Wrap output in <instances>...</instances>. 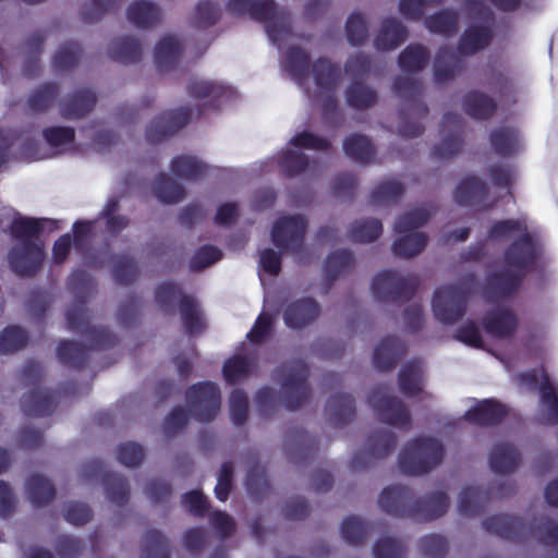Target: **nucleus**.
Returning a JSON list of instances; mask_svg holds the SVG:
<instances>
[{
  "label": "nucleus",
  "mask_w": 558,
  "mask_h": 558,
  "mask_svg": "<svg viewBox=\"0 0 558 558\" xmlns=\"http://www.w3.org/2000/svg\"><path fill=\"white\" fill-rule=\"evenodd\" d=\"M380 509L389 515L427 522L444 515L450 505L445 492H434L422 498L403 485H390L383 489L378 498Z\"/></svg>",
  "instance_id": "1"
},
{
  "label": "nucleus",
  "mask_w": 558,
  "mask_h": 558,
  "mask_svg": "<svg viewBox=\"0 0 558 558\" xmlns=\"http://www.w3.org/2000/svg\"><path fill=\"white\" fill-rule=\"evenodd\" d=\"M70 287L75 293V302L65 313L71 331L85 337L92 350H106L117 344V336L107 327H95L89 323L85 307L87 299L95 292V280L84 270H76L70 276Z\"/></svg>",
  "instance_id": "2"
},
{
  "label": "nucleus",
  "mask_w": 558,
  "mask_h": 558,
  "mask_svg": "<svg viewBox=\"0 0 558 558\" xmlns=\"http://www.w3.org/2000/svg\"><path fill=\"white\" fill-rule=\"evenodd\" d=\"M494 33L487 25H470L461 34L456 52L450 46H441L435 58L434 80L437 84H446L460 74L465 63L462 57L474 56L487 48L493 41Z\"/></svg>",
  "instance_id": "3"
},
{
  "label": "nucleus",
  "mask_w": 558,
  "mask_h": 558,
  "mask_svg": "<svg viewBox=\"0 0 558 558\" xmlns=\"http://www.w3.org/2000/svg\"><path fill=\"white\" fill-rule=\"evenodd\" d=\"M228 9L236 15H247L265 23V29L272 44H280L292 34L291 15L278 10L274 0H229Z\"/></svg>",
  "instance_id": "4"
},
{
  "label": "nucleus",
  "mask_w": 558,
  "mask_h": 558,
  "mask_svg": "<svg viewBox=\"0 0 558 558\" xmlns=\"http://www.w3.org/2000/svg\"><path fill=\"white\" fill-rule=\"evenodd\" d=\"M392 88L404 100V105L400 110L399 134L405 138L420 136L425 128L420 121L412 120L411 116L423 119L428 114V107L421 99L424 92L423 83L416 78L398 76L393 81Z\"/></svg>",
  "instance_id": "5"
},
{
  "label": "nucleus",
  "mask_w": 558,
  "mask_h": 558,
  "mask_svg": "<svg viewBox=\"0 0 558 558\" xmlns=\"http://www.w3.org/2000/svg\"><path fill=\"white\" fill-rule=\"evenodd\" d=\"M155 301L166 312L174 310L175 302L187 335L193 336L204 331L206 325L197 300L182 291L180 283L163 281L155 289Z\"/></svg>",
  "instance_id": "6"
},
{
  "label": "nucleus",
  "mask_w": 558,
  "mask_h": 558,
  "mask_svg": "<svg viewBox=\"0 0 558 558\" xmlns=\"http://www.w3.org/2000/svg\"><path fill=\"white\" fill-rule=\"evenodd\" d=\"M477 278L470 272L459 282L438 288L434 292L432 308L435 317L447 325L454 324L463 317L470 294L475 287Z\"/></svg>",
  "instance_id": "7"
},
{
  "label": "nucleus",
  "mask_w": 558,
  "mask_h": 558,
  "mask_svg": "<svg viewBox=\"0 0 558 558\" xmlns=\"http://www.w3.org/2000/svg\"><path fill=\"white\" fill-rule=\"evenodd\" d=\"M444 451L442 444L436 438L416 437L401 450L399 468L407 475L426 474L441 463Z\"/></svg>",
  "instance_id": "8"
},
{
  "label": "nucleus",
  "mask_w": 558,
  "mask_h": 558,
  "mask_svg": "<svg viewBox=\"0 0 558 558\" xmlns=\"http://www.w3.org/2000/svg\"><path fill=\"white\" fill-rule=\"evenodd\" d=\"M44 368L39 362L28 361L22 368L25 386L32 387L21 399V408L25 415L44 417L52 414L56 409V396L48 389H40Z\"/></svg>",
  "instance_id": "9"
},
{
  "label": "nucleus",
  "mask_w": 558,
  "mask_h": 558,
  "mask_svg": "<svg viewBox=\"0 0 558 558\" xmlns=\"http://www.w3.org/2000/svg\"><path fill=\"white\" fill-rule=\"evenodd\" d=\"M308 365L301 360L284 362L274 371L272 378L280 381L283 403L288 410H296L308 400Z\"/></svg>",
  "instance_id": "10"
},
{
  "label": "nucleus",
  "mask_w": 558,
  "mask_h": 558,
  "mask_svg": "<svg viewBox=\"0 0 558 558\" xmlns=\"http://www.w3.org/2000/svg\"><path fill=\"white\" fill-rule=\"evenodd\" d=\"M418 284L416 275L400 276L397 270L388 269L375 276L372 292L379 302L402 303L413 298Z\"/></svg>",
  "instance_id": "11"
},
{
  "label": "nucleus",
  "mask_w": 558,
  "mask_h": 558,
  "mask_svg": "<svg viewBox=\"0 0 558 558\" xmlns=\"http://www.w3.org/2000/svg\"><path fill=\"white\" fill-rule=\"evenodd\" d=\"M367 402L383 422L400 429H410L412 421L408 407L390 393L387 385L374 387L367 397Z\"/></svg>",
  "instance_id": "12"
},
{
  "label": "nucleus",
  "mask_w": 558,
  "mask_h": 558,
  "mask_svg": "<svg viewBox=\"0 0 558 558\" xmlns=\"http://www.w3.org/2000/svg\"><path fill=\"white\" fill-rule=\"evenodd\" d=\"M81 473L86 481L100 480L105 493L112 504L121 507L129 502L130 485L128 480L121 474L106 470L101 460L93 459L85 462Z\"/></svg>",
  "instance_id": "13"
},
{
  "label": "nucleus",
  "mask_w": 558,
  "mask_h": 558,
  "mask_svg": "<svg viewBox=\"0 0 558 558\" xmlns=\"http://www.w3.org/2000/svg\"><path fill=\"white\" fill-rule=\"evenodd\" d=\"M185 398L191 415L199 422L213 421L220 410L221 393L215 383L202 381L190 386Z\"/></svg>",
  "instance_id": "14"
},
{
  "label": "nucleus",
  "mask_w": 558,
  "mask_h": 558,
  "mask_svg": "<svg viewBox=\"0 0 558 558\" xmlns=\"http://www.w3.org/2000/svg\"><path fill=\"white\" fill-rule=\"evenodd\" d=\"M542 253V244L527 230L507 246L504 260L508 267L526 276L535 268Z\"/></svg>",
  "instance_id": "15"
},
{
  "label": "nucleus",
  "mask_w": 558,
  "mask_h": 558,
  "mask_svg": "<svg viewBox=\"0 0 558 558\" xmlns=\"http://www.w3.org/2000/svg\"><path fill=\"white\" fill-rule=\"evenodd\" d=\"M307 221L302 215L279 218L271 230L275 246L284 252L299 253L304 244Z\"/></svg>",
  "instance_id": "16"
},
{
  "label": "nucleus",
  "mask_w": 558,
  "mask_h": 558,
  "mask_svg": "<svg viewBox=\"0 0 558 558\" xmlns=\"http://www.w3.org/2000/svg\"><path fill=\"white\" fill-rule=\"evenodd\" d=\"M397 436L393 432L381 428L373 430L366 440V448L353 454L350 465L360 471L371 465L373 460L384 459L395 449Z\"/></svg>",
  "instance_id": "17"
},
{
  "label": "nucleus",
  "mask_w": 558,
  "mask_h": 558,
  "mask_svg": "<svg viewBox=\"0 0 558 558\" xmlns=\"http://www.w3.org/2000/svg\"><path fill=\"white\" fill-rule=\"evenodd\" d=\"M45 259L44 244L34 240L13 245L8 254L12 270L21 277L34 276L40 270Z\"/></svg>",
  "instance_id": "18"
},
{
  "label": "nucleus",
  "mask_w": 558,
  "mask_h": 558,
  "mask_svg": "<svg viewBox=\"0 0 558 558\" xmlns=\"http://www.w3.org/2000/svg\"><path fill=\"white\" fill-rule=\"evenodd\" d=\"M192 114L193 111L190 107H180L161 112L146 129L147 142L157 144L172 136L191 121Z\"/></svg>",
  "instance_id": "19"
},
{
  "label": "nucleus",
  "mask_w": 558,
  "mask_h": 558,
  "mask_svg": "<svg viewBox=\"0 0 558 558\" xmlns=\"http://www.w3.org/2000/svg\"><path fill=\"white\" fill-rule=\"evenodd\" d=\"M514 493V485L502 483L495 490L494 487L487 492L477 486H466L460 493L459 512L465 517H475L484 511L487 501L494 497H506Z\"/></svg>",
  "instance_id": "20"
},
{
  "label": "nucleus",
  "mask_w": 558,
  "mask_h": 558,
  "mask_svg": "<svg viewBox=\"0 0 558 558\" xmlns=\"http://www.w3.org/2000/svg\"><path fill=\"white\" fill-rule=\"evenodd\" d=\"M448 131L449 134L434 146L433 156L438 160H447L462 150L463 146V119L457 112H446L442 117L440 132Z\"/></svg>",
  "instance_id": "21"
},
{
  "label": "nucleus",
  "mask_w": 558,
  "mask_h": 558,
  "mask_svg": "<svg viewBox=\"0 0 558 558\" xmlns=\"http://www.w3.org/2000/svg\"><path fill=\"white\" fill-rule=\"evenodd\" d=\"M190 97L195 99H206V102L198 108V114L206 110H219L223 100L231 97L232 90L222 83L206 81L193 77L186 87Z\"/></svg>",
  "instance_id": "22"
},
{
  "label": "nucleus",
  "mask_w": 558,
  "mask_h": 558,
  "mask_svg": "<svg viewBox=\"0 0 558 558\" xmlns=\"http://www.w3.org/2000/svg\"><path fill=\"white\" fill-rule=\"evenodd\" d=\"M524 274L517 270H499L488 274L484 294L489 302L512 296L521 287Z\"/></svg>",
  "instance_id": "23"
},
{
  "label": "nucleus",
  "mask_w": 558,
  "mask_h": 558,
  "mask_svg": "<svg viewBox=\"0 0 558 558\" xmlns=\"http://www.w3.org/2000/svg\"><path fill=\"white\" fill-rule=\"evenodd\" d=\"M485 332L496 339L511 338L518 329V317L509 307H497L485 313L481 320Z\"/></svg>",
  "instance_id": "24"
},
{
  "label": "nucleus",
  "mask_w": 558,
  "mask_h": 558,
  "mask_svg": "<svg viewBox=\"0 0 558 558\" xmlns=\"http://www.w3.org/2000/svg\"><path fill=\"white\" fill-rule=\"evenodd\" d=\"M319 304L312 298H302L290 302L282 314L286 326L302 329L313 324L319 316Z\"/></svg>",
  "instance_id": "25"
},
{
  "label": "nucleus",
  "mask_w": 558,
  "mask_h": 558,
  "mask_svg": "<svg viewBox=\"0 0 558 558\" xmlns=\"http://www.w3.org/2000/svg\"><path fill=\"white\" fill-rule=\"evenodd\" d=\"M97 102L96 94L89 88H80L61 99L60 116L65 120H77L93 111Z\"/></svg>",
  "instance_id": "26"
},
{
  "label": "nucleus",
  "mask_w": 558,
  "mask_h": 558,
  "mask_svg": "<svg viewBox=\"0 0 558 558\" xmlns=\"http://www.w3.org/2000/svg\"><path fill=\"white\" fill-rule=\"evenodd\" d=\"M508 414L505 404L495 399H484L469 409L464 418L478 426H495Z\"/></svg>",
  "instance_id": "27"
},
{
  "label": "nucleus",
  "mask_w": 558,
  "mask_h": 558,
  "mask_svg": "<svg viewBox=\"0 0 558 558\" xmlns=\"http://www.w3.org/2000/svg\"><path fill=\"white\" fill-rule=\"evenodd\" d=\"M404 353V342L396 336H387L375 348L373 364L380 372L390 371L397 365Z\"/></svg>",
  "instance_id": "28"
},
{
  "label": "nucleus",
  "mask_w": 558,
  "mask_h": 558,
  "mask_svg": "<svg viewBox=\"0 0 558 558\" xmlns=\"http://www.w3.org/2000/svg\"><path fill=\"white\" fill-rule=\"evenodd\" d=\"M482 525L486 532L508 541L521 539L524 530L521 518L505 513L487 517Z\"/></svg>",
  "instance_id": "29"
},
{
  "label": "nucleus",
  "mask_w": 558,
  "mask_h": 558,
  "mask_svg": "<svg viewBox=\"0 0 558 558\" xmlns=\"http://www.w3.org/2000/svg\"><path fill=\"white\" fill-rule=\"evenodd\" d=\"M521 462L519 449L510 442L495 444L489 453V466L496 474H511Z\"/></svg>",
  "instance_id": "30"
},
{
  "label": "nucleus",
  "mask_w": 558,
  "mask_h": 558,
  "mask_svg": "<svg viewBox=\"0 0 558 558\" xmlns=\"http://www.w3.org/2000/svg\"><path fill=\"white\" fill-rule=\"evenodd\" d=\"M311 71L317 88L326 93H335L342 78L340 65L326 57L316 59Z\"/></svg>",
  "instance_id": "31"
},
{
  "label": "nucleus",
  "mask_w": 558,
  "mask_h": 558,
  "mask_svg": "<svg viewBox=\"0 0 558 558\" xmlns=\"http://www.w3.org/2000/svg\"><path fill=\"white\" fill-rule=\"evenodd\" d=\"M407 37V27L396 17H387L381 22L375 36L374 46L380 51L393 50L403 44Z\"/></svg>",
  "instance_id": "32"
},
{
  "label": "nucleus",
  "mask_w": 558,
  "mask_h": 558,
  "mask_svg": "<svg viewBox=\"0 0 558 558\" xmlns=\"http://www.w3.org/2000/svg\"><path fill=\"white\" fill-rule=\"evenodd\" d=\"M326 415L335 427H341L356 415L355 402L349 393H336L326 403Z\"/></svg>",
  "instance_id": "33"
},
{
  "label": "nucleus",
  "mask_w": 558,
  "mask_h": 558,
  "mask_svg": "<svg viewBox=\"0 0 558 558\" xmlns=\"http://www.w3.org/2000/svg\"><path fill=\"white\" fill-rule=\"evenodd\" d=\"M462 108L464 112L474 120H488L496 110V101L487 94L473 89L468 92L462 98Z\"/></svg>",
  "instance_id": "34"
},
{
  "label": "nucleus",
  "mask_w": 558,
  "mask_h": 558,
  "mask_svg": "<svg viewBox=\"0 0 558 558\" xmlns=\"http://www.w3.org/2000/svg\"><path fill=\"white\" fill-rule=\"evenodd\" d=\"M488 194V189L476 175H468L460 181L453 192L457 204L462 206H475L482 203Z\"/></svg>",
  "instance_id": "35"
},
{
  "label": "nucleus",
  "mask_w": 558,
  "mask_h": 558,
  "mask_svg": "<svg viewBox=\"0 0 558 558\" xmlns=\"http://www.w3.org/2000/svg\"><path fill=\"white\" fill-rule=\"evenodd\" d=\"M283 68L294 81L302 84L312 70L311 56L299 46H290L283 54Z\"/></svg>",
  "instance_id": "36"
},
{
  "label": "nucleus",
  "mask_w": 558,
  "mask_h": 558,
  "mask_svg": "<svg viewBox=\"0 0 558 558\" xmlns=\"http://www.w3.org/2000/svg\"><path fill=\"white\" fill-rule=\"evenodd\" d=\"M489 144L495 154L504 158L512 157L521 150L519 131L512 126L494 129L489 134Z\"/></svg>",
  "instance_id": "37"
},
{
  "label": "nucleus",
  "mask_w": 558,
  "mask_h": 558,
  "mask_svg": "<svg viewBox=\"0 0 558 558\" xmlns=\"http://www.w3.org/2000/svg\"><path fill=\"white\" fill-rule=\"evenodd\" d=\"M183 48L181 43L173 35H166L160 38L155 47V63L158 71H170L178 64Z\"/></svg>",
  "instance_id": "38"
},
{
  "label": "nucleus",
  "mask_w": 558,
  "mask_h": 558,
  "mask_svg": "<svg viewBox=\"0 0 558 558\" xmlns=\"http://www.w3.org/2000/svg\"><path fill=\"white\" fill-rule=\"evenodd\" d=\"M109 57L123 64L136 63L142 58V46L137 38L122 36L113 38L108 48Z\"/></svg>",
  "instance_id": "39"
},
{
  "label": "nucleus",
  "mask_w": 558,
  "mask_h": 558,
  "mask_svg": "<svg viewBox=\"0 0 558 558\" xmlns=\"http://www.w3.org/2000/svg\"><path fill=\"white\" fill-rule=\"evenodd\" d=\"M343 150L351 160L361 165L373 163L376 159V150L372 141L363 134L349 135L343 141Z\"/></svg>",
  "instance_id": "40"
},
{
  "label": "nucleus",
  "mask_w": 558,
  "mask_h": 558,
  "mask_svg": "<svg viewBox=\"0 0 558 558\" xmlns=\"http://www.w3.org/2000/svg\"><path fill=\"white\" fill-rule=\"evenodd\" d=\"M354 266L353 253L349 250L331 252L324 264L326 290L330 289L338 277L350 271Z\"/></svg>",
  "instance_id": "41"
},
{
  "label": "nucleus",
  "mask_w": 558,
  "mask_h": 558,
  "mask_svg": "<svg viewBox=\"0 0 558 558\" xmlns=\"http://www.w3.org/2000/svg\"><path fill=\"white\" fill-rule=\"evenodd\" d=\"M345 101L354 110H367L378 100L377 90L363 81L353 80L345 89Z\"/></svg>",
  "instance_id": "42"
},
{
  "label": "nucleus",
  "mask_w": 558,
  "mask_h": 558,
  "mask_svg": "<svg viewBox=\"0 0 558 558\" xmlns=\"http://www.w3.org/2000/svg\"><path fill=\"white\" fill-rule=\"evenodd\" d=\"M61 364L76 371L84 369L89 360V349L76 341L61 340L57 348Z\"/></svg>",
  "instance_id": "43"
},
{
  "label": "nucleus",
  "mask_w": 558,
  "mask_h": 558,
  "mask_svg": "<svg viewBox=\"0 0 558 558\" xmlns=\"http://www.w3.org/2000/svg\"><path fill=\"white\" fill-rule=\"evenodd\" d=\"M128 20L137 28H149L160 22L161 12L157 4L140 0L128 9Z\"/></svg>",
  "instance_id": "44"
},
{
  "label": "nucleus",
  "mask_w": 558,
  "mask_h": 558,
  "mask_svg": "<svg viewBox=\"0 0 558 558\" xmlns=\"http://www.w3.org/2000/svg\"><path fill=\"white\" fill-rule=\"evenodd\" d=\"M398 384L404 396H417L423 390L422 363L417 360L405 363L399 372Z\"/></svg>",
  "instance_id": "45"
},
{
  "label": "nucleus",
  "mask_w": 558,
  "mask_h": 558,
  "mask_svg": "<svg viewBox=\"0 0 558 558\" xmlns=\"http://www.w3.org/2000/svg\"><path fill=\"white\" fill-rule=\"evenodd\" d=\"M539 390L541 403L545 410L539 420L541 424L547 426L558 425V393L546 372L543 373Z\"/></svg>",
  "instance_id": "46"
},
{
  "label": "nucleus",
  "mask_w": 558,
  "mask_h": 558,
  "mask_svg": "<svg viewBox=\"0 0 558 558\" xmlns=\"http://www.w3.org/2000/svg\"><path fill=\"white\" fill-rule=\"evenodd\" d=\"M26 492L35 507H44L56 497L53 484L40 474H33L26 481Z\"/></svg>",
  "instance_id": "47"
},
{
  "label": "nucleus",
  "mask_w": 558,
  "mask_h": 558,
  "mask_svg": "<svg viewBox=\"0 0 558 558\" xmlns=\"http://www.w3.org/2000/svg\"><path fill=\"white\" fill-rule=\"evenodd\" d=\"M59 86L54 82H47L38 86L27 97V107L34 113L47 112L59 96Z\"/></svg>",
  "instance_id": "48"
},
{
  "label": "nucleus",
  "mask_w": 558,
  "mask_h": 558,
  "mask_svg": "<svg viewBox=\"0 0 558 558\" xmlns=\"http://www.w3.org/2000/svg\"><path fill=\"white\" fill-rule=\"evenodd\" d=\"M429 52L420 44L409 45L398 58V64L403 72L416 73L422 71L428 63Z\"/></svg>",
  "instance_id": "49"
},
{
  "label": "nucleus",
  "mask_w": 558,
  "mask_h": 558,
  "mask_svg": "<svg viewBox=\"0 0 558 558\" xmlns=\"http://www.w3.org/2000/svg\"><path fill=\"white\" fill-rule=\"evenodd\" d=\"M172 173L181 179L196 181L207 172V166L193 156L180 155L171 161Z\"/></svg>",
  "instance_id": "50"
},
{
  "label": "nucleus",
  "mask_w": 558,
  "mask_h": 558,
  "mask_svg": "<svg viewBox=\"0 0 558 558\" xmlns=\"http://www.w3.org/2000/svg\"><path fill=\"white\" fill-rule=\"evenodd\" d=\"M277 162L284 177L295 178L308 169L311 160L303 151L287 149L279 155Z\"/></svg>",
  "instance_id": "51"
},
{
  "label": "nucleus",
  "mask_w": 558,
  "mask_h": 558,
  "mask_svg": "<svg viewBox=\"0 0 558 558\" xmlns=\"http://www.w3.org/2000/svg\"><path fill=\"white\" fill-rule=\"evenodd\" d=\"M47 222H49V220L44 218H15L10 227L11 235L20 240V242L36 239L44 232ZM50 222L53 221L50 220Z\"/></svg>",
  "instance_id": "52"
},
{
  "label": "nucleus",
  "mask_w": 558,
  "mask_h": 558,
  "mask_svg": "<svg viewBox=\"0 0 558 558\" xmlns=\"http://www.w3.org/2000/svg\"><path fill=\"white\" fill-rule=\"evenodd\" d=\"M255 365V357L233 355L228 359L222 366L223 377L227 383L236 384L248 376Z\"/></svg>",
  "instance_id": "53"
},
{
  "label": "nucleus",
  "mask_w": 558,
  "mask_h": 558,
  "mask_svg": "<svg viewBox=\"0 0 558 558\" xmlns=\"http://www.w3.org/2000/svg\"><path fill=\"white\" fill-rule=\"evenodd\" d=\"M392 244V251L397 256L413 257L420 254L427 244V236L424 232L401 233Z\"/></svg>",
  "instance_id": "54"
},
{
  "label": "nucleus",
  "mask_w": 558,
  "mask_h": 558,
  "mask_svg": "<svg viewBox=\"0 0 558 558\" xmlns=\"http://www.w3.org/2000/svg\"><path fill=\"white\" fill-rule=\"evenodd\" d=\"M458 20L456 11L445 9L427 16L425 26L430 33L450 36L457 32Z\"/></svg>",
  "instance_id": "55"
},
{
  "label": "nucleus",
  "mask_w": 558,
  "mask_h": 558,
  "mask_svg": "<svg viewBox=\"0 0 558 558\" xmlns=\"http://www.w3.org/2000/svg\"><path fill=\"white\" fill-rule=\"evenodd\" d=\"M157 198L165 204H177L185 197L184 187L161 172L154 184Z\"/></svg>",
  "instance_id": "56"
},
{
  "label": "nucleus",
  "mask_w": 558,
  "mask_h": 558,
  "mask_svg": "<svg viewBox=\"0 0 558 558\" xmlns=\"http://www.w3.org/2000/svg\"><path fill=\"white\" fill-rule=\"evenodd\" d=\"M383 233V223L379 219L367 218L355 221L349 230V239L357 243H371Z\"/></svg>",
  "instance_id": "57"
},
{
  "label": "nucleus",
  "mask_w": 558,
  "mask_h": 558,
  "mask_svg": "<svg viewBox=\"0 0 558 558\" xmlns=\"http://www.w3.org/2000/svg\"><path fill=\"white\" fill-rule=\"evenodd\" d=\"M141 558H170L169 542L160 531H146Z\"/></svg>",
  "instance_id": "58"
},
{
  "label": "nucleus",
  "mask_w": 558,
  "mask_h": 558,
  "mask_svg": "<svg viewBox=\"0 0 558 558\" xmlns=\"http://www.w3.org/2000/svg\"><path fill=\"white\" fill-rule=\"evenodd\" d=\"M245 485L248 494L254 499L265 497L271 489L266 475V469L259 463H254L250 466L245 478Z\"/></svg>",
  "instance_id": "59"
},
{
  "label": "nucleus",
  "mask_w": 558,
  "mask_h": 558,
  "mask_svg": "<svg viewBox=\"0 0 558 558\" xmlns=\"http://www.w3.org/2000/svg\"><path fill=\"white\" fill-rule=\"evenodd\" d=\"M404 192L401 182L392 179L380 181L372 191L369 201L373 205L398 202Z\"/></svg>",
  "instance_id": "60"
},
{
  "label": "nucleus",
  "mask_w": 558,
  "mask_h": 558,
  "mask_svg": "<svg viewBox=\"0 0 558 558\" xmlns=\"http://www.w3.org/2000/svg\"><path fill=\"white\" fill-rule=\"evenodd\" d=\"M531 531L539 544L546 547L558 546V522L549 515H542L531 525Z\"/></svg>",
  "instance_id": "61"
},
{
  "label": "nucleus",
  "mask_w": 558,
  "mask_h": 558,
  "mask_svg": "<svg viewBox=\"0 0 558 558\" xmlns=\"http://www.w3.org/2000/svg\"><path fill=\"white\" fill-rule=\"evenodd\" d=\"M27 343L28 335L20 326H8L0 332V353L17 352L23 350Z\"/></svg>",
  "instance_id": "62"
},
{
  "label": "nucleus",
  "mask_w": 558,
  "mask_h": 558,
  "mask_svg": "<svg viewBox=\"0 0 558 558\" xmlns=\"http://www.w3.org/2000/svg\"><path fill=\"white\" fill-rule=\"evenodd\" d=\"M82 56L80 44L70 41L63 44L56 52L52 64L56 71L66 72L75 68Z\"/></svg>",
  "instance_id": "63"
},
{
  "label": "nucleus",
  "mask_w": 558,
  "mask_h": 558,
  "mask_svg": "<svg viewBox=\"0 0 558 558\" xmlns=\"http://www.w3.org/2000/svg\"><path fill=\"white\" fill-rule=\"evenodd\" d=\"M369 525L359 517H348L341 523L342 538L350 545H361L368 536Z\"/></svg>",
  "instance_id": "64"
}]
</instances>
